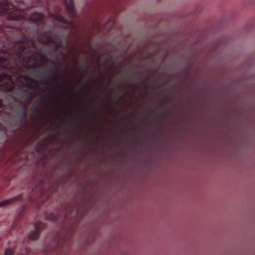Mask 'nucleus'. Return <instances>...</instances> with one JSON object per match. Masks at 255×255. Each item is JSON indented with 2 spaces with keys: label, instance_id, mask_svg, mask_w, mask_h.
Returning <instances> with one entry per match:
<instances>
[{
  "label": "nucleus",
  "instance_id": "2",
  "mask_svg": "<svg viewBox=\"0 0 255 255\" xmlns=\"http://www.w3.org/2000/svg\"><path fill=\"white\" fill-rule=\"evenodd\" d=\"M80 205L78 204H76L74 206L69 204L67 206L65 211L57 217H56L53 213L46 216V219L50 221H60L59 218H60L63 220L62 221L64 222V224L67 222V225L63 229L62 232L57 234L54 239L49 243L46 248V251L60 250L59 254L57 255H65L63 246L68 243L73 234L75 226L72 223L73 221H76Z\"/></svg>",
  "mask_w": 255,
  "mask_h": 255
},
{
  "label": "nucleus",
  "instance_id": "26",
  "mask_svg": "<svg viewBox=\"0 0 255 255\" xmlns=\"http://www.w3.org/2000/svg\"><path fill=\"white\" fill-rule=\"evenodd\" d=\"M87 92L89 93L90 92L89 88L87 89Z\"/></svg>",
  "mask_w": 255,
  "mask_h": 255
},
{
  "label": "nucleus",
  "instance_id": "25",
  "mask_svg": "<svg viewBox=\"0 0 255 255\" xmlns=\"http://www.w3.org/2000/svg\"><path fill=\"white\" fill-rule=\"evenodd\" d=\"M79 119H80V117L79 116H77L76 117V119H77V120H79Z\"/></svg>",
  "mask_w": 255,
  "mask_h": 255
},
{
  "label": "nucleus",
  "instance_id": "10",
  "mask_svg": "<svg viewBox=\"0 0 255 255\" xmlns=\"http://www.w3.org/2000/svg\"><path fill=\"white\" fill-rule=\"evenodd\" d=\"M114 24V19L113 18H111L104 26H101L98 24V27L100 31L106 33L110 31Z\"/></svg>",
  "mask_w": 255,
  "mask_h": 255
},
{
  "label": "nucleus",
  "instance_id": "4",
  "mask_svg": "<svg viewBox=\"0 0 255 255\" xmlns=\"http://www.w3.org/2000/svg\"><path fill=\"white\" fill-rule=\"evenodd\" d=\"M3 15L9 20H17L22 18L20 11L12 4L3 2L0 3V16Z\"/></svg>",
  "mask_w": 255,
  "mask_h": 255
},
{
  "label": "nucleus",
  "instance_id": "3",
  "mask_svg": "<svg viewBox=\"0 0 255 255\" xmlns=\"http://www.w3.org/2000/svg\"><path fill=\"white\" fill-rule=\"evenodd\" d=\"M45 114H49L57 119H60L59 115L54 113L52 106L48 104L45 99L41 98L33 104L31 118L34 121H39L43 118Z\"/></svg>",
  "mask_w": 255,
  "mask_h": 255
},
{
  "label": "nucleus",
  "instance_id": "14",
  "mask_svg": "<svg viewBox=\"0 0 255 255\" xmlns=\"http://www.w3.org/2000/svg\"><path fill=\"white\" fill-rule=\"evenodd\" d=\"M60 71V73L64 75L65 78L67 80H69L71 74L69 73L68 70L67 68L62 69L61 70H60L59 72Z\"/></svg>",
  "mask_w": 255,
  "mask_h": 255
},
{
  "label": "nucleus",
  "instance_id": "21",
  "mask_svg": "<svg viewBox=\"0 0 255 255\" xmlns=\"http://www.w3.org/2000/svg\"><path fill=\"white\" fill-rule=\"evenodd\" d=\"M60 54L61 55H62L63 56H65V57H67V54L63 51H61L60 52Z\"/></svg>",
  "mask_w": 255,
  "mask_h": 255
},
{
  "label": "nucleus",
  "instance_id": "8",
  "mask_svg": "<svg viewBox=\"0 0 255 255\" xmlns=\"http://www.w3.org/2000/svg\"><path fill=\"white\" fill-rule=\"evenodd\" d=\"M66 10L69 17L74 19L76 17L74 3L73 0H65Z\"/></svg>",
  "mask_w": 255,
  "mask_h": 255
},
{
  "label": "nucleus",
  "instance_id": "18",
  "mask_svg": "<svg viewBox=\"0 0 255 255\" xmlns=\"http://www.w3.org/2000/svg\"><path fill=\"white\" fill-rule=\"evenodd\" d=\"M57 90H58L61 93H65V89L62 85H58Z\"/></svg>",
  "mask_w": 255,
  "mask_h": 255
},
{
  "label": "nucleus",
  "instance_id": "23",
  "mask_svg": "<svg viewBox=\"0 0 255 255\" xmlns=\"http://www.w3.org/2000/svg\"><path fill=\"white\" fill-rule=\"evenodd\" d=\"M2 107V100L1 99H0V109H1Z\"/></svg>",
  "mask_w": 255,
  "mask_h": 255
},
{
  "label": "nucleus",
  "instance_id": "1",
  "mask_svg": "<svg viewBox=\"0 0 255 255\" xmlns=\"http://www.w3.org/2000/svg\"><path fill=\"white\" fill-rule=\"evenodd\" d=\"M21 39L18 41L20 44H15L12 49L8 51L0 50V64L9 70L12 74L8 75L4 73H0V87L4 91H10L17 85L16 94L22 102L29 103L37 95L42 93L47 90V87L52 85L58 81L60 68L55 67L56 73L40 79L41 84L46 87L44 90L39 85V82L35 79L20 74L21 67L20 64L24 67L35 68L39 67L49 61V59L42 54L41 49H38L33 45L34 51H26L22 56V53L25 50V46ZM53 64H56L54 60L50 61Z\"/></svg>",
  "mask_w": 255,
  "mask_h": 255
},
{
  "label": "nucleus",
  "instance_id": "9",
  "mask_svg": "<svg viewBox=\"0 0 255 255\" xmlns=\"http://www.w3.org/2000/svg\"><path fill=\"white\" fill-rule=\"evenodd\" d=\"M45 15L44 13L40 12H33L30 14L28 17L30 21L34 22H42L43 21Z\"/></svg>",
  "mask_w": 255,
  "mask_h": 255
},
{
  "label": "nucleus",
  "instance_id": "16",
  "mask_svg": "<svg viewBox=\"0 0 255 255\" xmlns=\"http://www.w3.org/2000/svg\"><path fill=\"white\" fill-rule=\"evenodd\" d=\"M5 255H13V251L10 248L5 249L4 252Z\"/></svg>",
  "mask_w": 255,
  "mask_h": 255
},
{
  "label": "nucleus",
  "instance_id": "5",
  "mask_svg": "<svg viewBox=\"0 0 255 255\" xmlns=\"http://www.w3.org/2000/svg\"><path fill=\"white\" fill-rule=\"evenodd\" d=\"M37 39L39 42L42 43H52L53 45L52 48V51H56L59 48L63 47V44L61 41H55L52 39L50 35V33L48 32H44L40 33L37 37Z\"/></svg>",
  "mask_w": 255,
  "mask_h": 255
},
{
  "label": "nucleus",
  "instance_id": "13",
  "mask_svg": "<svg viewBox=\"0 0 255 255\" xmlns=\"http://www.w3.org/2000/svg\"><path fill=\"white\" fill-rule=\"evenodd\" d=\"M49 95L52 102L54 104L56 103L61 98V95L59 93L53 94L50 92Z\"/></svg>",
  "mask_w": 255,
  "mask_h": 255
},
{
  "label": "nucleus",
  "instance_id": "19",
  "mask_svg": "<svg viewBox=\"0 0 255 255\" xmlns=\"http://www.w3.org/2000/svg\"><path fill=\"white\" fill-rule=\"evenodd\" d=\"M60 123L64 124V125H67V121L65 119H62L60 120Z\"/></svg>",
  "mask_w": 255,
  "mask_h": 255
},
{
  "label": "nucleus",
  "instance_id": "15",
  "mask_svg": "<svg viewBox=\"0 0 255 255\" xmlns=\"http://www.w3.org/2000/svg\"><path fill=\"white\" fill-rule=\"evenodd\" d=\"M87 114L89 116H95L96 113L91 107H88Z\"/></svg>",
  "mask_w": 255,
  "mask_h": 255
},
{
  "label": "nucleus",
  "instance_id": "22",
  "mask_svg": "<svg viewBox=\"0 0 255 255\" xmlns=\"http://www.w3.org/2000/svg\"><path fill=\"white\" fill-rule=\"evenodd\" d=\"M69 99H70V100H73L75 99V97L74 95H72V96H69Z\"/></svg>",
  "mask_w": 255,
  "mask_h": 255
},
{
  "label": "nucleus",
  "instance_id": "6",
  "mask_svg": "<svg viewBox=\"0 0 255 255\" xmlns=\"http://www.w3.org/2000/svg\"><path fill=\"white\" fill-rule=\"evenodd\" d=\"M49 15L53 19L59 23V27L70 29H74L75 28V24L73 20L69 21L64 17L56 14L50 13Z\"/></svg>",
  "mask_w": 255,
  "mask_h": 255
},
{
  "label": "nucleus",
  "instance_id": "7",
  "mask_svg": "<svg viewBox=\"0 0 255 255\" xmlns=\"http://www.w3.org/2000/svg\"><path fill=\"white\" fill-rule=\"evenodd\" d=\"M34 230L30 232L27 235L29 239L36 240L38 239L40 233L44 228V225L39 221H37L34 226Z\"/></svg>",
  "mask_w": 255,
  "mask_h": 255
},
{
  "label": "nucleus",
  "instance_id": "20",
  "mask_svg": "<svg viewBox=\"0 0 255 255\" xmlns=\"http://www.w3.org/2000/svg\"><path fill=\"white\" fill-rule=\"evenodd\" d=\"M124 97V95L123 94L121 95L120 97V98L118 99L117 102L119 103L122 99H123Z\"/></svg>",
  "mask_w": 255,
  "mask_h": 255
},
{
  "label": "nucleus",
  "instance_id": "27",
  "mask_svg": "<svg viewBox=\"0 0 255 255\" xmlns=\"http://www.w3.org/2000/svg\"><path fill=\"white\" fill-rule=\"evenodd\" d=\"M82 78H81L79 79V81H80V82H81V81H82Z\"/></svg>",
  "mask_w": 255,
  "mask_h": 255
},
{
  "label": "nucleus",
  "instance_id": "11",
  "mask_svg": "<svg viewBox=\"0 0 255 255\" xmlns=\"http://www.w3.org/2000/svg\"><path fill=\"white\" fill-rule=\"evenodd\" d=\"M22 199V195L19 194L15 197L11 198L8 199L7 200L2 201L0 202V208L4 207L7 205L12 204L18 201H20Z\"/></svg>",
  "mask_w": 255,
  "mask_h": 255
},
{
  "label": "nucleus",
  "instance_id": "24",
  "mask_svg": "<svg viewBox=\"0 0 255 255\" xmlns=\"http://www.w3.org/2000/svg\"><path fill=\"white\" fill-rule=\"evenodd\" d=\"M81 202L82 204H84V196H82V197Z\"/></svg>",
  "mask_w": 255,
  "mask_h": 255
},
{
  "label": "nucleus",
  "instance_id": "17",
  "mask_svg": "<svg viewBox=\"0 0 255 255\" xmlns=\"http://www.w3.org/2000/svg\"><path fill=\"white\" fill-rule=\"evenodd\" d=\"M37 190L38 191V192H39V191L40 192H42V185L41 184H40V185H39V183L37 184L35 188V189L34 190H33V191H35L36 192Z\"/></svg>",
  "mask_w": 255,
  "mask_h": 255
},
{
  "label": "nucleus",
  "instance_id": "12",
  "mask_svg": "<svg viewBox=\"0 0 255 255\" xmlns=\"http://www.w3.org/2000/svg\"><path fill=\"white\" fill-rule=\"evenodd\" d=\"M22 110V113L20 117V122L21 125H24L26 124L27 121V117L26 114L27 108L26 106H23Z\"/></svg>",
  "mask_w": 255,
  "mask_h": 255
}]
</instances>
